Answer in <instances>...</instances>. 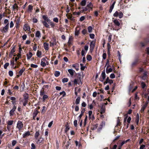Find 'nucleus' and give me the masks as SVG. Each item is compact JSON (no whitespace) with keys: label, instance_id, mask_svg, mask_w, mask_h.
I'll list each match as a JSON object with an SVG mask.
<instances>
[{"label":"nucleus","instance_id":"16","mask_svg":"<svg viewBox=\"0 0 149 149\" xmlns=\"http://www.w3.org/2000/svg\"><path fill=\"white\" fill-rule=\"evenodd\" d=\"M78 27H76L75 29V36H78L79 33L80 32V29H78Z\"/></svg>","mask_w":149,"mask_h":149},{"label":"nucleus","instance_id":"62","mask_svg":"<svg viewBox=\"0 0 149 149\" xmlns=\"http://www.w3.org/2000/svg\"><path fill=\"white\" fill-rule=\"evenodd\" d=\"M38 21L37 19L35 18H33V22L34 23H36L38 22Z\"/></svg>","mask_w":149,"mask_h":149},{"label":"nucleus","instance_id":"64","mask_svg":"<svg viewBox=\"0 0 149 149\" xmlns=\"http://www.w3.org/2000/svg\"><path fill=\"white\" fill-rule=\"evenodd\" d=\"M31 149H35V146L34 143H32L31 144Z\"/></svg>","mask_w":149,"mask_h":149},{"label":"nucleus","instance_id":"56","mask_svg":"<svg viewBox=\"0 0 149 149\" xmlns=\"http://www.w3.org/2000/svg\"><path fill=\"white\" fill-rule=\"evenodd\" d=\"M78 81L79 80L78 79H75L73 81L74 84H78Z\"/></svg>","mask_w":149,"mask_h":149},{"label":"nucleus","instance_id":"2","mask_svg":"<svg viewBox=\"0 0 149 149\" xmlns=\"http://www.w3.org/2000/svg\"><path fill=\"white\" fill-rule=\"evenodd\" d=\"M23 127V124L21 121L19 120L17 122L16 128L19 131L21 130Z\"/></svg>","mask_w":149,"mask_h":149},{"label":"nucleus","instance_id":"63","mask_svg":"<svg viewBox=\"0 0 149 149\" xmlns=\"http://www.w3.org/2000/svg\"><path fill=\"white\" fill-rule=\"evenodd\" d=\"M87 31L85 29H84L82 31V34L84 35L85 34L87 33Z\"/></svg>","mask_w":149,"mask_h":149},{"label":"nucleus","instance_id":"19","mask_svg":"<svg viewBox=\"0 0 149 149\" xmlns=\"http://www.w3.org/2000/svg\"><path fill=\"white\" fill-rule=\"evenodd\" d=\"M113 22L114 23V24L117 26H119L120 25V23L119 21L117 19L114 20L113 21Z\"/></svg>","mask_w":149,"mask_h":149},{"label":"nucleus","instance_id":"1","mask_svg":"<svg viewBox=\"0 0 149 149\" xmlns=\"http://www.w3.org/2000/svg\"><path fill=\"white\" fill-rule=\"evenodd\" d=\"M113 16L115 17H118L119 18H122L123 16L122 12L120 11H116L114 13Z\"/></svg>","mask_w":149,"mask_h":149},{"label":"nucleus","instance_id":"3","mask_svg":"<svg viewBox=\"0 0 149 149\" xmlns=\"http://www.w3.org/2000/svg\"><path fill=\"white\" fill-rule=\"evenodd\" d=\"M47 59V57H45L42 58L41 60V65L43 67H45L46 64L48 63Z\"/></svg>","mask_w":149,"mask_h":149},{"label":"nucleus","instance_id":"41","mask_svg":"<svg viewBox=\"0 0 149 149\" xmlns=\"http://www.w3.org/2000/svg\"><path fill=\"white\" fill-rule=\"evenodd\" d=\"M115 1L114 2L112 3V4L111 6L110 7V9H112L113 10L114 7V5L115 4Z\"/></svg>","mask_w":149,"mask_h":149},{"label":"nucleus","instance_id":"40","mask_svg":"<svg viewBox=\"0 0 149 149\" xmlns=\"http://www.w3.org/2000/svg\"><path fill=\"white\" fill-rule=\"evenodd\" d=\"M19 19H17L16 21V28H17L18 27V26L19 25Z\"/></svg>","mask_w":149,"mask_h":149},{"label":"nucleus","instance_id":"61","mask_svg":"<svg viewBox=\"0 0 149 149\" xmlns=\"http://www.w3.org/2000/svg\"><path fill=\"white\" fill-rule=\"evenodd\" d=\"M37 45L36 44H35L34 45V46L33 47V50L36 51L37 50Z\"/></svg>","mask_w":149,"mask_h":149},{"label":"nucleus","instance_id":"46","mask_svg":"<svg viewBox=\"0 0 149 149\" xmlns=\"http://www.w3.org/2000/svg\"><path fill=\"white\" fill-rule=\"evenodd\" d=\"M80 65L81 67V70H84L85 68V66H83V64L82 63L80 64Z\"/></svg>","mask_w":149,"mask_h":149},{"label":"nucleus","instance_id":"54","mask_svg":"<svg viewBox=\"0 0 149 149\" xmlns=\"http://www.w3.org/2000/svg\"><path fill=\"white\" fill-rule=\"evenodd\" d=\"M13 120H9L8 121V125H12L13 123Z\"/></svg>","mask_w":149,"mask_h":149},{"label":"nucleus","instance_id":"39","mask_svg":"<svg viewBox=\"0 0 149 149\" xmlns=\"http://www.w3.org/2000/svg\"><path fill=\"white\" fill-rule=\"evenodd\" d=\"M15 47L14 46L12 47V48L10 52V54H11L12 55L15 52Z\"/></svg>","mask_w":149,"mask_h":149},{"label":"nucleus","instance_id":"52","mask_svg":"<svg viewBox=\"0 0 149 149\" xmlns=\"http://www.w3.org/2000/svg\"><path fill=\"white\" fill-rule=\"evenodd\" d=\"M110 77L111 79H113L115 77V75L114 74L112 73L110 75Z\"/></svg>","mask_w":149,"mask_h":149},{"label":"nucleus","instance_id":"59","mask_svg":"<svg viewBox=\"0 0 149 149\" xmlns=\"http://www.w3.org/2000/svg\"><path fill=\"white\" fill-rule=\"evenodd\" d=\"M74 125L75 127H77V120H75L74 121Z\"/></svg>","mask_w":149,"mask_h":149},{"label":"nucleus","instance_id":"60","mask_svg":"<svg viewBox=\"0 0 149 149\" xmlns=\"http://www.w3.org/2000/svg\"><path fill=\"white\" fill-rule=\"evenodd\" d=\"M59 94L60 95L63 94V97H64L66 95L65 93V92L64 91H63L62 92H60V93Z\"/></svg>","mask_w":149,"mask_h":149},{"label":"nucleus","instance_id":"29","mask_svg":"<svg viewBox=\"0 0 149 149\" xmlns=\"http://www.w3.org/2000/svg\"><path fill=\"white\" fill-rule=\"evenodd\" d=\"M86 3V0H83L81 3V4L82 6H85Z\"/></svg>","mask_w":149,"mask_h":149},{"label":"nucleus","instance_id":"38","mask_svg":"<svg viewBox=\"0 0 149 149\" xmlns=\"http://www.w3.org/2000/svg\"><path fill=\"white\" fill-rule=\"evenodd\" d=\"M138 62V60L136 59L134 61L132 64V66H134L136 65Z\"/></svg>","mask_w":149,"mask_h":149},{"label":"nucleus","instance_id":"53","mask_svg":"<svg viewBox=\"0 0 149 149\" xmlns=\"http://www.w3.org/2000/svg\"><path fill=\"white\" fill-rule=\"evenodd\" d=\"M141 86L142 88H144L146 86V85L144 82H142L141 83Z\"/></svg>","mask_w":149,"mask_h":149},{"label":"nucleus","instance_id":"7","mask_svg":"<svg viewBox=\"0 0 149 149\" xmlns=\"http://www.w3.org/2000/svg\"><path fill=\"white\" fill-rule=\"evenodd\" d=\"M72 67L75 68L77 71H78L79 69V64L78 63H76L72 64Z\"/></svg>","mask_w":149,"mask_h":149},{"label":"nucleus","instance_id":"15","mask_svg":"<svg viewBox=\"0 0 149 149\" xmlns=\"http://www.w3.org/2000/svg\"><path fill=\"white\" fill-rule=\"evenodd\" d=\"M38 113V111L37 110H36L34 111L33 114V118L34 119H35L36 117V116Z\"/></svg>","mask_w":149,"mask_h":149},{"label":"nucleus","instance_id":"18","mask_svg":"<svg viewBox=\"0 0 149 149\" xmlns=\"http://www.w3.org/2000/svg\"><path fill=\"white\" fill-rule=\"evenodd\" d=\"M18 6L16 3H15L12 7V8L13 11H15L16 10H18Z\"/></svg>","mask_w":149,"mask_h":149},{"label":"nucleus","instance_id":"9","mask_svg":"<svg viewBox=\"0 0 149 149\" xmlns=\"http://www.w3.org/2000/svg\"><path fill=\"white\" fill-rule=\"evenodd\" d=\"M101 76L103 79V80H100L102 82H103L104 80L106 78V74L105 73V70H104L102 72L101 74Z\"/></svg>","mask_w":149,"mask_h":149},{"label":"nucleus","instance_id":"42","mask_svg":"<svg viewBox=\"0 0 149 149\" xmlns=\"http://www.w3.org/2000/svg\"><path fill=\"white\" fill-rule=\"evenodd\" d=\"M87 52L84 50H82L81 51V54L82 56H85Z\"/></svg>","mask_w":149,"mask_h":149},{"label":"nucleus","instance_id":"58","mask_svg":"<svg viewBox=\"0 0 149 149\" xmlns=\"http://www.w3.org/2000/svg\"><path fill=\"white\" fill-rule=\"evenodd\" d=\"M53 21L56 23H58V19L57 17H55L53 19Z\"/></svg>","mask_w":149,"mask_h":149},{"label":"nucleus","instance_id":"43","mask_svg":"<svg viewBox=\"0 0 149 149\" xmlns=\"http://www.w3.org/2000/svg\"><path fill=\"white\" fill-rule=\"evenodd\" d=\"M88 32L89 33L91 32H92V26H89L88 27Z\"/></svg>","mask_w":149,"mask_h":149},{"label":"nucleus","instance_id":"32","mask_svg":"<svg viewBox=\"0 0 149 149\" xmlns=\"http://www.w3.org/2000/svg\"><path fill=\"white\" fill-rule=\"evenodd\" d=\"M68 81V79L66 78H64L62 79V82L63 83L67 82Z\"/></svg>","mask_w":149,"mask_h":149},{"label":"nucleus","instance_id":"50","mask_svg":"<svg viewBox=\"0 0 149 149\" xmlns=\"http://www.w3.org/2000/svg\"><path fill=\"white\" fill-rule=\"evenodd\" d=\"M28 102V100H24L23 102V105L24 106H25L27 104Z\"/></svg>","mask_w":149,"mask_h":149},{"label":"nucleus","instance_id":"34","mask_svg":"<svg viewBox=\"0 0 149 149\" xmlns=\"http://www.w3.org/2000/svg\"><path fill=\"white\" fill-rule=\"evenodd\" d=\"M25 69H21L19 72V74L20 75H22V73L24 72V71L25 70Z\"/></svg>","mask_w":149,"mask_h":149},{"label":"nucleus","instance_id":"49","mask_svg":"<svg viewBox=\"0 0 149 149\" xmlns=\"http://www.w3.org/2000/svg\"><path fill=\"white\" fill-rule=\"evenodd\" d=\"M107 56V54L105 53H103L102 55V58L104 60L106 59Z\"/></svg>","mask_w":149,"mask_h":149},{"label":"nucleus","instance_id":"8","mask_svg":"<svg viewBox=\"0 0 149 149\" xmlns=\"http://www.w3.org/2000/svg\"><path fill=\"white\" fill-rule=\"evenodd\" d=\"M68 71L72 76H73L75 71L72 69H69L68 70Z\"/></svg>","mask_w":149,"mask_h":149},{"label":"nucleus","instance_id":"44","mask_svg":"<svg viewBox=\"0 0 149 149\" xmlns=\"http://www.w3.org/2000/svg\"><path fill=\"white\" fill-rule=\"evenodd\" d=\"M48 23L49 24L52 26V27H54L55 25L54 24V22L51 21V20H50L49 22H48Z\"/></svg>","mask_w":149,"mask_h":149},{"label":"nucleus","instance_id":"55","mask_svg":"<svg viewBox=\"0 0 149 149\" xmlns=\"http://www.w3.org/2000/svg\"><path fill=\"white\" fill-rule=\"evenodd\" d=\"M42 141V138H40V139H38V141H37V143H40Z\"/></svg>","mask_w":149,"mask_h":149},{"label":"nucleus","instance_id":"28","mask_svg":"<svg viewBox=\"0 0 149 149\" xmlns=\"http://www.w3.org/2000/svg\"><path fill=\"white\" fill-rule=\"evenodd\" d=\"M54 76L56 77H58L60 74V72L58 71H56L54 73Z\"/></svg>","mask_w":149,"mask_h":149},{"label":"nucleus","instance_id":"37","mask_svg":"<svg viewBox=\"0 0 149 149\" xmlns=\"http://www.w3.org/2000/svg\"><path fill=\"white\" fill-rule=\"evenodd\" d=\"M36 55L38 57H40L41 55V52L38 51L36 53Z\"/></svg>","mask_w":149,"mask_h":149},{"label":"nucleus","instance_id":"30","mask_svg":"<svg viewBox=\"0 0 149 149\" xmlns=\"http://www.w3.org/2000/svg\"><path fill=\"white\" fill-rule=\"evenodd\" d=\"M86 58L89 61H91L92 59V57L90 55H87V56Z\"/></svg>","mask_w":149,"mask_h":149},{"label":"nucleus","instance_id":"57","mask_svg":"<svg viewBox=\"0 0 149 149\" xmlns=\"http://www.w3.org/2000/svg\"><path fill=\"white\" fill-rule=\"evenodd\" d=\"M15 64V61L14 60L10 61V65H12V66H14Z\"/></svg>","mask_w":149,"mask_h":149},{"label":"nucleus","instance_id":"11","mask_svg":"<svg viewBox=\"0 0 149 149\" xmlns=\"http://www.w3.org/2000/svg\"><path fill=\"white\" fill-rule=\"evenodd\" d=\"M44 47L46 50H48L49 49V44L47 42H44L43 44Z\"/></svg>","mask_w":149,"mask_h":149},{"label":"nucleus","instance_id":"21","mask_svg":"<svg viewBox=\"0 0 149 149\" xmlns=\"http://www.w3.org/2000/svg\"><path fill=\"white\" fill-rule=\"evenodd\" d=\"M105 107L104 106H102L100 109V113L101 114L104 113L105 112Z\"/></svg>","mask_w":149,"mask_h":149},{"label":"nucleus","instance_id":"22","mask_svg":"<svg viewBox=\"0 0 149 149\" xmlns=\"http://www.w3.org/2000/svg\"><path fill=\"white\" fill-rule=\"evenodd\" d=\"M47 22L45 21H42V23L43 24V25L44 26H45V27L47 28H49V25L47 23Z\"/></svg>","mask_w":149,"mask_h":149},{"label":"nucleus","instance_id":"27","mask_svg":"<svg viewBox=\"0 0 149 149\" xmlns=\"http://www.w3.org/2000/svg\"><path fill=\"white\" fill-rule=\"evenodd\" d=\"M23 96L24 100H28L29 97V95L27 93H25L24 94Z\"/></svg>","mask_w":149,"mask_h":149},{"label":"nucleus","instance_id":"12","mask_svg":"<svg viewBox=\"0 0 149 149\" xmlns=\"http://www.w3.org/2000/svg\"><path fill=\"white\" fill-rule=\"evenodd\" d=\"M30 135V133L29 131H27L25 132L23 134V137L24 138H25L26 136H28Z\"/></svg>","mask_w":149,"mask_h":149},{"label":"nucleus","instance_id":"24","mask_svg":"<svg viewBox=\"0 0 149 149\" xmlns=\"http://www.w3.org/2000/svg\"><path fill=\"white\" fill-rule=\"evenodd\" d=\"M32 54L31 52H30L29 53L27 54V58L28 59H30L32 57Z\"/></svg>","mask_w":149,"mask_h":149},{"label":"nucleus","instance_id":"47","mask_svg":"<svg viewBox=\"0 0 149 149\" xmlns=\"http://www.w3.org/2000/svg\"><path fill=\"white\" fill-rule=\"evenodd\" d=\"M8 74L10 76L12 77L13 75V73L12 71L10 70L8 72Z\"/></svg>","mask_w":149,"mask_h":149},{"label":"nucleus","instance_id":"4","mask_svg":"<svg viewBox=\"0 0 149 149\" xmlns=\"http://www.w3.org/2000/svg\"><path fill=\"white\" fill-rule=\"evenodd\" d=\"M8 25H6L4 27L1 28L0 30L3 33H5L8 31Z\"/></svg>","mask_w":149,"mask_h":149},{"label":"nucleus","instance_id":"25","mask_svg":"<svg viewBox=\"0 0 149 149\" xmlns=\"http://www.w3.org/2000/svg\"><path fill=\"white\" fill-rule=\"evenodd\" d=\"M80 98V97H78L76 99L75 101V104H79V103Z\"/></svg>","mask_w":149,"mask_h":149},{"label":"nucleus","instance_id":"31","mask_svg":"<svg viewBox=\"0 0 149 149\" xmlns=\"http://www.w3.org/2000/svg\"><path fill=\"white\" fill-rule=\"evenodd\" d=\"M40 134L38 132H37L35 135V137L36 139H37L38 136Z\"/></svg>","mask_w":149,"mask_h":149},{"label":"nucleus","instance_id":"5","mask_svg":"<svg viewBox=\"0 0 149 149\" xmlns=\"http://www.w3.org/2000/svg\"><path fill=\"white\" fill-rule=\"evenodd\" d=\"M95 45V42L94 41H92L90 45V49L93 51L94 49Z\"/></svg>","mask_w":149,"mask_h":149},{"label":"nucleus","instance_id":"10","mask_svg":"<svg viewBox=\"0 0 149 149\" xmlns=\"http://www.w3.org/2000/svg\"><path fill=\"white\" fill-rule=\"evenodd\" d=\"M42 18L44 19V21L47 22L48 23L50 21V20L45 15H43L42 16Z\"/></svg>","mask_w":149,"mask_h":149},{"label":"nucleus","instance_id":"23","mask_svg":"<svg viewBox=\"0 0 149 149\" xmlns=\"http://www.w3.org/2000/svg\"><path fill=\"white\" fill-rule=\"evenodd\" d=\"M106 79L107 81H108V83H109L110 84H111L113 82V80L112 79H109V77H107Z\"/></svg>","mask_w":149,"mask_h":149},{"label":"nucleus","instance_id":"45","mask_svg":"<svg viewBox=\"0 0 149 149\" xmlns=\"http://www.w3.org/2000/svg\"><path fill=\"white\" fill-rule=\"evenodd\" d=\"M9 64L8 63H6L4 65V68L5 69L7 68V67L9 65Z\"/></svg>","mask_w":149,"mask_h":149},{"label":"nucleus","instance_id":"26","mask_svg":"<svg viewBox=\"0 0 149 149\" xmlns=\"http://www.w3.org/2000/svg\"><path fill=\"white\" fill-rule=\"evenodd\" d=\"M139 113H137L136 115V124L137 125L139 122Z\"/></svg>","mask_w":149,"mask_h":149},{"label":"nucleus","instance_id":"33","mask_svg":"<svg viewBox=\"0 0 149 149\" xmlns=\"http://www.w3.org/2000/svg\"><path fill=\"white\" fill-rule=\"evenodd\" d=\"M70 129V127L68 125H65V132H67Z\"/></svg>","mask_w":149,"mask_h":149},{"label":"nucleus","instance_id":"17","mask_svg":"<svg viewBox=\"0 0 149 149\" xmlns=\"http://www.w3.org/2000/svg\"><path fill=\"white\" fill-rule=\"evenodd\" d=\"M33 8V6L31 5H29L28 6V12H31Z\"/></svg>","mask_w":149,"mask_h":149},{"label":"nucleus","instance_id":"14","mask_svg":"<svg viewBox=\"0 0 149 149\" xmlns=\"http://www.w3.org/2000/svg\"><path fill=\"white\" fill-rule=\"evenodd\" d=\"M24 29L25 31H30V27L27 25H24Z\"/></svg>","mask_w":149,"mask_h":149},{"label":"nucleus","instance_id":"13","mask_svg":"<svg viewBox=\"0 0 149 149\" xmlns=\"http://www.w3.org/2000/svg\"><path fill=\"white\" fill-rule=\"evenodd\" d=\"M147 104L148 103H146L143 106H142L141 110V113H142L143 112L144 110L146 107L147 106Z\"/></svg>","mask_w":149,"mask_h":149},{"label":"nucleus","instance_id":"36","mask_svg":"<svg viewBox=\"0 0 149 149\" xmlns=\"http://www.w3.org/2000/svg\"><path fill=\"white\" fill-rule=\"evenodd\" d=\"M4 24H6V25H8V26H9V23L8 20V19H5V20H4Z\"/></svg>","mask_w":149,"mask_h":149},{"label":"nucleus","instance_id":"20","mask_svg":"<svg viewBox=\"0 0 149 149\" xmlns=\"http://www.w3.org/2000/svg\"><path fill=\"white\" fill-rule=\"evenodd\" d=\"M112 69L111 68H106V72L108 74L109 73L111 72L112 71Z\"/></svg>","mask_w":149,"mask_h":149},{"label":"nucleus","instance_id":"51","mask_svg":"<svg viewBox=\"0 0 149 149\" xmlns=\"http://www.w3.org/2000/svg\"><path fill=\"white\" fill-rule=\"evenodd\" d=\"M31 67L32 68H36L38 67V66L36 65L32 64L31 65Z\"/></svg>","mask_w":149,"mask_h":149},{"label":"nucleus","instance_id":"35","mask_svg":"<svg viewBox=\"0 0 149 149\" xmlns=\"http://www.w3.org/2000/svg\"><path fill=\"white\" fill-rule=\"evenodd\" d=\"M93 5L90 2L89 4H88L87 6V7H88L89 8H91V9L92 8Z\"/></svg>","mask_w":149,"mask_h":149},{"label":"nucleus","instance_id":"48","mask_svg":"<svg viewBox=\"0 0 149 149\" xmlns=\"http://www.w3.org/2000/svg\"><path fill=\"white\" fill-rule=\"evenodd\" d=\"M48 98V96L47 95H43V100L44 101H45V100Z\"/></svg>","mask_w":149,"mask_h":149},{"label":"nucleus","instance_id":"6","mask_svg":"<svg viewBox=\"0 0 149 149\" xmlns=\"http://www.w3.org/2000/svg\"><path fill=\"white\" fill-rule=\"evenodd\" d=\"M41 34L40 31H36L35 34V36L36 38L39 39L41 37Z\"/></svg>","mask_w":149,"mask_h":149}]
</instances>
